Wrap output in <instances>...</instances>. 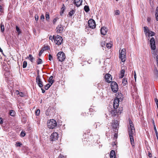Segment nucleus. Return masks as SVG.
<instances>
[{
    "label": "nucleus",
    "mask_w": 158,
    "mask_h": 158,
    "mask_svg": "<svg viewBox=\"0 0 158 158\" xmlns=\"http://www.w3.org/2000/svg\"><path fill=\"white\" fill-rule=\"evenodd\" d=\"M42 60L40 58L38 59V60L37 61V64H41L42 63Z\"/></svg>",
    "instance_id": "37"
},
{
    "label": "nucleus",
    "mask_w": 158,
    "mask_h": 158,
    "mask_svg": "<svg viewBox=\"0 0 158 158\" xmlns=\"http://www.w3.org/2000/svg\"><path fill=\"white\" fill-rule=\"evenodd\" d=\"M148 32L147 35L148 37H149L150 36H152L155 35V33L153 31H149Z\"/></svg>",
    "instance_id": "22"
},
{
    "label": "nucleus",
    "mask_w": 158,
    "mask_h": 158,
    "mask_svg": "<svg viewBox=\"0 0 158 158\" xmlns=\"http://www.w3.org/2000/svg\"><path fill=\"white\" fill-rule=\"evenodd\" d=\"M148 156L150 158H151V157H152V155L151 154V153L150 152H149L148 153Z\"/></svg>",
    "instance_id": "48"
},
{
    "label": "nucleus",
    "mask_w": 158,
    "mask_h": 158,
    "mask_svg": "<svg viewBox=\"0 0 158 158\" xmlns=\"http://www.w3.org/2000/svg\"><path fill=\"white\" fill-rule=\"evenodd\" d=\"M42 54V53H41L40 52L39 53V56H41Z\"/></svg>",
    "instance_id": "60"
},
{
    "label": "nucleus",
    "mask_w": 158,
    "mask_h": 158,
    "mask_svg": "<svg viewBox=\"0 0 158 158\" xmlns=\"http://www.w3.org/2000/svg\"><path fill=\"white\" fill-rule=\"evenodd\" d=\"M88 25L90 28L92 29L95 28L96 27L95 22L92 19H90L88 21Z\"/></svg>",
    "instance_id": "9"
},
{
    "label": "nucleus",
    "mask_w": 158,
    "mask_h": 158,
    "mask_svg": "<svg viewBox=\"0 0 158 158\" xmlns=\"http://www.w3.org/2000/svg\"><path fill=\"white\" fill-rule=\"evenodd\" d=\"M40 110L39 109H37L35 111V114L36 115L38 116L40 114Z\"/></svg>",
    "instance_id": "38"
},
{
    "label": "nucleus",
    "mask_w": 158,
    "mask_h": 158,
    "mask_svg": "<svg viewBox=\"0 0 158 158\" xmlns=\"http://www.w3.org/2000/svg\"><path fill=\"white\" fill-rule=\"evenodd\" d=\"M45 17H46V20L47 21H49V19H50V17H49V14L47 12H46Z\"/></svg>",
    "instance_id": "29"
},
{
    "label": "nucleus",
    "mask_w": 158,
    "mask_h": 158,
    "mask_svg": "<svg viewBox=\"0 0 158 158\" xmlns=\"http://www.w3.org/2000/svg\"><path fill=\"white\" fill-rule=\"evenodd\" d=\"M15 112L14 110H10V116H14L15 115Z\"/></svg>",
    "instance_id": "26"
},
{
    "label": "nucleus",
    "mask_w": 158,
    "mask_h": 158,
    "mask_svg": "<svg viewBox=\"0 0 158 158\" xmlns=\"http://www.w3.org/2000/svg\"><path fill=\"white\" fill-rule=\"evenodd\" d=\"M152 123L153 125V126H154V125H155V123H154V120H152Z\"/></svg>",
    "instance_id": "59"
},
{
    "label": "nucleus",
    "mask_w": 158,
    "mask_h": 158,
    "mask_svg": "<svg viewBox=\"0 0 158 158\" xmlns=\"http://www.w3.org/2000/svg\"><path fill=\"white\" fill-rule=\"evenodd\" d=\"M0 27L1 31L2 32H3L4 31V25L2 24V23H1Z\"/></svg>",
    "instance_id": "30"
},
{
    "label": "nucleus",
    "mask_w": 158,
    "mask_h": 158,
    "mask_svg": "<svg viewBox=\"0 0 158 158\" xmlns=\"http://www.w3.org/2000/svg\"><path fill=\"white\" fill-rule=\"evenodd\" d=\"M154 158H157L156 157H154Z\"/></svg>",
    "instance_id": "64"
},
{
    "label": "nucleus",
    "mask_w": 158,
    "mask_h": 158,
    "mask_svg": "<svg viewBox=\"0 0 158 158\" xmlns=\"http://www.w3.org/2000/svg\"><path fill=\"white\" fill-rule=\"evenodd\" d=\"M126 49L125 48H123L121 52L119 51V58L121 59L122 62H124L126 60Z\"/></svg>",
    "instance_id": "4"
},
{
    "label": "nucleus",
    "mask_w": 158,
    "mask_h": 158,
    "mask_svg": "<svg viewBox=\"0 0 158 158\" xmlns=\"http://www.w3.org/2000/svg\"><path fill=\"white\" fill-rule=\"evenodd\" d=\"M147 20H148V22H149L150 20V18H148Z\"/></svg>",
    "instance_id": "58"
},
{
    "label": "nucleus",
    "mask_w": 158,
    "mask_h": 158,
    "mask_svg": "<svg viewBox=\"0 0 158 158\" xmlns=\"http://www.w3.org/2000/svg\"><path fill=\"white\" fill-rule=\"evenodd\" d=\"M21 145H22V144L20 143H17L15 145L17 147H20Z\"/></svg>",
    "instance_id": "41"
},
{
    "label": "nucleus",
    "mask_w": 158,
    "mask_h": 158,
    "mask_svg": "<svg viewBox=\"0 0 158 158\" xmlns=\"http://www.w3.org/2000/svg\"><path fill=\"white\" fill-rule=\"evenodd\" d=\"M111 88L112 91L115 93L118 90V85L117 83L115 81H112L111 83Z\"/></svg>",
    "instance_id": "6"
},
{
    "label": "nucleus",
    "mask_w": 158,
    "mask_h": 158,
    "mask_svg": "<svg viewBox=\"0 0 158 158\" xmlns=\"http://www.w3.org/2000/svg\"><path fill=\"white\" fill-rule=\"evenodd\" d=\"M156 61H157V64H158V55L156 56Z\"/></svg>",
    "instance_id": "55"
},
{
    "label": "nucleus",
    "mask_w": 158,
    "mask_h": 158,
    "mask_svg": "<svg viewBox=\"0 0 158 158\" xmlns=\"http://www.w3.org/2000/svg\"><path fill=\"white\" fill-rule=\"evenodd\" d=\"M20 135L22 137H24L25 135V134L24 132H23L22 131L21 132Z\"/></svg>",
    "instance_id": "46"
},
{
    "label": "nucleus",
    "mask_w": 158,
    "mask_h": 158,
    "mask_svg": "<svg viewBox=\"0 0 158 158\" xmlns=\"http://www.w3.org/2000/svg\"><path fill=\"white\" fill-rule=\"evenodd\" d=\"M111 76V75L109 73L106 74L105 76L106 81L108 83L111 82L112 81V77Z\"/></svg>",
    "instance_id": "11"
},
{
    "label": "nucleus",
    "mask_w": 158,
    "mask_h": 158,
    "mask_svg": "<svg viewBox=\"0 0 158 158\" xmlns=\"http://www.w3.org/2000/svg\"><path fill=\"white\" fill-rule=\"evenodd\" d=\"M55 37L54 35L53 36L52 35H50L49 37V39L52 41V40L54 39L55 40Z\"/></svg>",
    "instance_id": "43"
},
{
    "label": "nucleus",
    "mask_w": 158,
    "mask_h": 158,
    "mask_svg": "<svg viewBox=\"0 0 158 158\" xmlns=\"http://www.w3.org/2000/svg\"><path fill=\"white\" fill-rule=\"evenodd\" d=\"M36 81L39 86L40 88H42L43 86V82L41 80L38 71L36 77Z\"/></svg>",
    "instance_id": "7"
},
{
    "label": "nucleus",
    "mask_w": 158,
    "mask_h": 158,
    "mask_svg": "<svg viewBox=\"0 0 158 158\" xmlns=\"http://www.w3.org/2000/svg\"><path fill=\"white\" fill-rule=\"evenodd\" d=\"M143 30L145 34H147L148 32L149 31L148 29V27H143Z\"/></svg>",
    "instance_id": "31"
},
{
    "label": "nucleus",
    "mask_w": 158,
    "mask_h": 158,
    "mask_svg": "<svg viewBox=\"0 0 158 158\" xmlns=\"http://www.w3.org/2000/svg\"><path fill=\"white\" fill-rule=\"evenodd\" d=\"M119 100L118 99H115L114 100L113 103L114 108L117 109L119 106Z\"/></svg>",
    "instance_id": "13"
},
{
    "label": "nucleus",
    "mask_w": 158,
    "mask_h": 158,
    "mask_svg": "<svg viewBox=\"0 0 158 158\" xmlns=\"http://www.w3.org/2000/svg\"><path fill=\"white\" fill-rule=\"evenodd\" d=\"M110 112L111 114L112 115V116L115 115L117 113H119V111H118L117 110V109H114L111 110L110 111ZM121 113V111H120L119 113Z\"/></svg>",
    "instance_id": "15"
},
{
    "label": "nucleus",
    "mask_w": 158,
    "mask_h": 158,
    "mask_svg": "<svg viewBox=\"0 0 158 158\" xmlns=\"http://www.w3.org/2000/svg\"><path fill=\"white\" fill-rule=\"evenodd\" d=\"M117 133H115L114 135V137L116 139L117 138Z\"/></svg>",
    "instance_id": "51"
},
{
    "label": "nucleus",
    "mask_w": 158,
    "mask_h": 158,
    "mask_svg": "<svg viewBox=\"0 0 158 158\" xmlns=\"http://www.w3.org/2000/svg\"><path fill=\"white\" fill-rule=\"evenodd\" d=\"M155 16L156 20L158 21V6L157 7L156 9Z\"/></svg>",
    "instance_id": "24"
},
{
    "label": "nucleus",
    "mask_w": 158,
    "mask_h": 158,
    "mask_svg": "<svg viewBox=\"0 0 158 158\" xmlns=\"http://www.w3.org/2000/svg\"><path fill=\"white\" fill-rule=\"evenodd\" d=\"M59 158H65V157L63 155L60 154Z\"/></svg>",
    "instance_id": "47"
},
{
    "label": "nucleus",
    "mask_w": 158,
    "mask_h": 158,
    "mask_svg": "<svg viewBox=\"0 0 158 158\" xmlns=\"http://www.w3.org/2000/svg\"><path fill=\"white\" fill-rule=\"evenodd\" d=\"M91 110V108H90V109H89V110Z\"/></svg>",
    "instance_id": "62"
},
{
    "label": "nucleus",
    "mask_w": 158,
    "mask_h": 158,
    "mask_svg": "<svg viewBox=\"0 0 158 158\" xmlns=\"http://www.w3.org/2000/svg\"><path fill=\"white\" fill-rule=\"evenodd\" d=\"M120 95H121V96H122V94H121V93H120Z\"/></svg>",
    "instance_id": "61"
},
{
    "label": "nucleus",
    "mask_w": 158,
    "mask_h": 158,
    "mask_svg": "<svg viewBox=\"0 0 158 158\" xmlns=\"http://www.w3.org/2000/svg\"><path fill=\"white\" fill-rule=\"evenodd\" d=\"M112 46V44L110 43H107L106 45V47L108 48H110Z\"/></svg>",
    "instance_id": "36"
},
{
    "label": "nucleus",
    "mask_w": 158,
    "mask_h": 158,
    "mask_svg": "<svg viewBox=\"0 0 158 158\" xmlns=\"http://www.w3.org/2000/svg\"><path fill=\"white\" fill-rule=\"evenodd\" d=\"M27 58L30 60L31 62H33L34 58L31 54H29Z\"/></svg>",
    "instance_id": "27"
},
{
    "label": "nucleus",
    "mask_w": 158,
    "mask_h": 158,
    "mask_svg": "<svg viewBox=\"0 0 158 158\" xmlns=\"http://www.w3.org/2000/svg\"><path fill=\"white\" fill-rule=\"evenodd\" d=\"M40 19L42 20V21L44 20V16L43 14H42L41 15L40 18Z\"/></svg>",
    "instance_id": "45"
},
{
    "label": "nucleus",
    "mask_w": 158,
    "mask_h": 158,
    "mask_svg": "<svg viewBox=\"0 0 158 158\" xmlns=\"http://www.w3.org/2000/svg\"><path fill=\"white\" fill-rule=\"evenodd\" d=\"M15 94L17 95H18L19 96L23 97L24 96V94L21 92H19L18 90H17L15 91Z\"/></svg>",
    "instance_id": "19"
},
{
    "label": "nucleus",
    "mask_w": 158,
    "mask_h": 158,
    "mask_svg": "<svg viewBox=\"0 0 158 158\" xmlns=\"http://www.w3.org/2000/svg\"><path fill=\"white\" fill-rule=\"evenodd\" d=\"M48 127L50 129H53L57 125V123L56 120L52 119L49 120L47 123Z\"/></svg>",
    "instance_id": "2"
},
{
    "label": "nucleus",
    "mask_w": 158,
    "mask_h": 158,
    "mask_svg": "<svg viewBox=\"0 0 158 158\" xmlns=\"http://www.w3.org/2000/svg\"><path fill=\"white\" fill-rule=\"evenodd\" d=\"M84 9L86 12H88L89 10V8L88 6L85 5L84 6Z\"/></svg>",
    "instance_id": "25"
},
{
    "label": "nucleus",
    "mask_w": 158,
    "mask_h": 158,
    "mask_svg": "<svg viewBox=\"0 0 158 158\" xmlns=\"http://www.w3.org/2000/svg\"><path fill=\"white\" fill-rule=\"evenodd\" d=\"M48 59L50 61L53 60V57L51 54H49L48 55Z\"/></svg>",
    "instance_id": "42"
},
{
    "label": "nucleus",
    "mask_w": 158,
    "mask_h": 158,
    "mask_svg": "<svg viewBox=\"0 0 158 158\" xmlns=\"http://www.w3.org/2000/svg\"><path fill=\"white\" fill-rule=\"evenodd\" d=\"M41 89L42 90V93H45V91L44 89L43 88H41Z\"/></svg>",
    "instance_id": "54"
},
{
    "label": "nucleus",
    "mask_w": 158,
    "mask_h": 158,
    "mask_svg": "<svg viewBox=\"0 0 158 158\" xmlns=\"http://www.w3.org/2000/svg\"><path fill=\"white\" fill-rule=\"evenodd\" d=\"M129 126L128 127V134L131 143V144L132 145L134 143L133 136L135 134V129L133 123L130 119H129Z\"/></svg>",
    "instance_id": "1"
},
{
    "label": "nucleus",
    "mask_w": 158,
    "mask_h": 158,
    "mask_svg": "<svg viewBox=\"0 0 158 158\" xmlns=\"http://www.w3.org/2000/svg\"><path fill=\"white\" fill-rule=\"evenodd\" d=\"M53 79V76H51L48 79V82L49 83L51 84V85H52L54 82V80Z\"/></svg>",
    "instance_id": "20"
},
{
    "label": "nucleus",
    "mask_w": 158,
    "mask_h": 158,
    "mask_svg": "<svg viewBox=\"0 0 158 158\" xmlns=\"http://www.w3.org/2000/svg\"><path fill=\"white\" fill-rule=\"evenodd\" d=\"M122 83L124 86L128 84L127 79L124 78L123 79Z\"/></svg>",
    "instance_id": "21"
},
{
    "label": "nucleus",
    "mask_w": 158,
    "mask_h": 158,
    "mask_svg": "<svg viewBox=\"0 0 158 158\" xmlns=\"http://www.w3.org/2000/svg\"><path fill=\"white\" fill-rule=\"evenodd\" d=\"M49 47L48 46H44V47L42 48V49H43L44 51L45 50H48L49 49Z\"/></svg>",
    "instance_id": "39"
},
{
    "label": "nucleus",
    "mask_w": 158,
    "mask_h": 158,
    "mask_svg": "<svg viewBox=\"0 0 158 158\" xmlns=\"http://www.w3.org/2000/svg\"><path fill=\"white\" fill-rule=\"evenodd\" d=\"M58 134L56 132H53L51 136V139L52 141L57 140L58 138Z\"/></svg>",
    "instance_id": "10"
},
{
    "label": "nucleus",
    "mask_w": 158,
    "mask_h": 158,
    "mask_svg": "<svg viewBox=\"0 0 158 158\" xmlns=\"http://www.w3.org/2000/svg\"><path fill=\"white\" fill-rule=\"evenodd\" d=\"M154 130L155 131L156 135V137H157V138L158 139V133L157 131V129L156 128V127L155 125H154Z\"/></svg>",
    "instance_id": "34"
},
{
    "label": "nucleus",
    "mask_w": 158,
    "mask_h": 158,
    "mask_svg": "<svg viewBox=\"0 0 158 158\" xmlns=\"http://www.w3.org/2000/svg\"><path fill=\"white\" fill-rule=\"evenodd\" d=\"M62 38L60 36L57 35L55 36L54 41L58 45H60L62 42Z\"/></svg>",
    "instance_id": "8"
},
{
    "label": "nucleus",
    "mask_w": 158,
    "mask_h": 158,
    "mask_svg": "<svg viewBox=\"0 0 158 158\" xmlns=\"http://www.w3.org/2000/svg\"><path fill=\"white\" fill-rule=\"evenodd\" d=\"M112 127L114 129H115V130H117V128L118 127V124L117 121L114 122L112 124Z\"/></svg>",
    "instance_id": "17"
},
{
    "label": "nucleus",
    "mask_w": 158,
    "mask_h": 158,
    "mask_svg": "<svg viewBox=\"0 0 158 158\" xmlns=\"http://www.w3.org/2000/svg\"><path fill=\"white\" fill-rule=\"evenodd\" d=\"M107 32V28L106 27H103L101 29V34L103 35H105Z\"/></svg>",
    "instance_id": "16"
},
{
    "label": "nucleus",
    "mask_w": 158,
    "mask_h": 158,
    "mask_svg": "<svg viewBox=\"0 0 158 158\" xmlns=\"http://www.w3.org/2000/svg\"><path fill=\"white\" fill-rule=\"evenodd\" d=\"M56 21V18L54 19L53 21V23H55Z\"/></svg>",
    "instance_id": "52"
},
{
    "label": "nucleus",
    "mask_w": 158,
    "mask_h": 158,
    "mask_svg": "<svg viewBox=\"0 0 158 158\" xmlns=\"http://www.w3.org/2000/svg\"><path fill=\"white\" fill-rule=\"evenodd\" d=\"M16 31L18 32V35H20L21 33V31L20 29L17 26H16Z\"/></svg>",
    "instance_id": "28"
},
{
    "label": "nucleus",
    "mask_w": 158,
    "mask_h": 158,
    "mask_svg": "<svg viewBox=\"0 0 158 158\" xmlns=\"http://www.w3.org/2000/svg\"><path fill=\"white\" fill-rule=\"evenodd\" d=\"M2 6L0 5V11L2 12Z\"/></svg>",
    "instance_id": "57"
},
{
    "label": "nucleus",
    "mask_w": 158,
    "mask_h": 158,
    "mask_svg": "<svg viewBox=\"0 0 158 158\" xmlns=\"http://www.w3.org/2000/svg\"><path fill=\"white\" fill-rule=\"evenodd\" d=\"M155 101L156 104L158 103V100L157 99H156V98L155 99Z\"/></svg>",
    "instance_id": "53"
},
{
    "label": "nucleus",
    "mask_w": 158,
    "mask_h": 158,
    "mask_svg": "<svg viewBox=\"0 0 158 158\" xmlns=\"http://www.w3.org/2000/svg\"><path fill=\"white\" fill-rule=\"evenodd\" d=\"M75 10H72L69 13V17L72 16V15L75 13Z\"/></svg>",
    "instance_id": "23"
},
{
    "label": "nucleus",
    "mask_w": 158,
    "mask_h": 158,
    "mask_svg": "<svg viewBox=\"0 0 158 158\" xmlns=\"http://www.w3.org/2000/svg\"><path fill=\"white\" fill-rule=\"evenodd\" d=\"M120 14V11L117 10L114 11V15H119Z\"/></svg>",
    "instance_id": "40"
},
{
    "label": "nucleus",
    "mask_w": 158,
    "mask_h": 158,
    "mask_svg": "<svg viewBox=\"0 0 158 158\" xmlns=\"http://www.w3.org/2000/svg\"><path fill=\"white\" fill-rule=\"evenodd\" d=\"M35 21H37L39 19V16L37 15H35Z\"/></svg>",
    "instance_id": "44"
},
{
    "label": "nucleus",
    "mask_w": 158,
    "mask_h": 158,
    "mask_svg": "<svg viewBox=\"0 0 158 158\" xmlns=\"http://www.w3.org/2000/svg\"><path fill=\"white\" fill-rule=\"evenodd\" d=\"M51 84L50 85L49 84H47L45 86V89L46 90H48L51 86Z\"/></svg>",
    "instance_id": "35"
},
{
    "label": "nucleus",
    "mask_w": 158,
    "mask_h": 158,
    "mask_svg": "<svg viewBox=\"0 0 158 158\" xmlns=\"http://www.w3.org/2000/svg\"><path fill=\"white\" fill-rule=\"evenodd\" d=\"M154 56H155V54H154V56H153V57H155Z\"/></svg>",
    "instance_id": "63"
},
{
    "label": "nucleus",
    "mask_w": 158,
    "mask_h": 158,
    "mask_svg": "<svg viewBox=\"0 0 158 158\" xmlns=\"http://www.w3.org/2000/svg\"><path fill=\"white\" fill-rule=\"evenodd\" d=\"M82 2V0H74L73 1V4L77 7H79L81 5Z\"/></svg>",
    "instance_id": "14"
},
{
    "label": "nucleus",
    "mask_w": 158,
    "mask_h": 158,
    "mask_svg": "<svg viewBox=\"0 0 158 158\" xmlns=\"http://www.w3.org/2000/svg\"><path fill=\"white\" fill-rule=\"evenodd\" d=\"M3 123L2 118L0 117V123L2 124Z\"/></svg>",
    "instance_id": "49"
},
{
    "label": "nucleus",
    "mask_w": 158,
    "mask_h": 158,
    "mask_svg": "<svg viewBox=\"0 0 158 158\" xmlns=\"http://www.w3.org/2000/svg\"><path fill=\"white\" fill-rule=\"evenodd\" d=\"M134 77L135 79V80H136V74L135 72V73L134 74Z\"/></svg>",
    "instance_id": "50"
},
{
    "label": "nucleus",
    "mask_w": 158,
    "mask_h": 158,
    "mask_svg": "<svg viewBox=\"0 0 158 158\" xmlns=\"http://www.w3.org/2000/svg\"><path fill=\"white\" fill-rule=\"evenodd\" d=\"M124 70H122L121 71V75L120 76V78H122L124 76Z\"/></svg>",
    "instance_id": "33"
},
{
    "label": "nucleus",
    "mask_w": 158,
    "mask_h": 158,
    "mask_svg": "<svg viewBox=\"0 0 158 158\" xmlns=\"http://www.w3.org/2000/svg\"><path fill=\"white\" fill-rule=\"evenodd\" d=\"M150 46L151 49L152 50H153L152 52V54L154 53V51L156 49L155 42L154 39L153 37H152L150 39Z\"/></svg>",
    "instance_id": "5"
},
{
    "label": "nucleus",
    "mask_w": 158,
    "mask_h": 158,
    "mask_svg": "<svg viewBox=\"0 0 158 158\" xmlns=\"http://www.w3.org/2000/svg\"><path fill=\"white\" fill-rule=\"evenodd\" d=\"M27 65V62L26 61H24L23 63V68H25L26 67Z\"/></svg>",
    "instance_id": "32"
},
{
    "label": "nucleus",
    "mask_w": 158,
    "mask_h": 158,
    "mask_svg": "<svg viewBox=\"0 0 158 158\" xmlns=\"http://www.w3.org/2000/svg\"><path fill=\"white\" fill-rule=\"evenodd\" d=\"M44 51L43 50V49H42L40 51V52L41 53H43V52H44Z\"/></svg>",
    "instance_id": "56"
},
{
    "label": "nucleus",
    "mask_w": 158,
    "mask_h": 158,
    "mask_svg": "<svg viewBox=\"0 0 158 158\" xmlns=\"http://www.w3.org/2000/svg\"><path fill=\"white\" fill-rule=\"evenodd\" d=\"M57 56L58 60L60 62L64 61L66 57L65 54L63 52H58L57 55Z\"/></svg>",
    "instance_id": "3"
},
{
    "label": "nucleus",
    "mask_w": 158,
    "mask_h": 158,
    "mask_svg": "<svg viewBox=\"0 0 158 158\" xmlns=\"http://www.w3.org/2000/svg\"><path fill=\"white\" fill-rule=\"evenodd\" d=\"M110 158H115V153L114 150H112L110 151Z\"/></svg>",
    "instance_id": "18"
},
{
    "label": "nucleus",
    "mask_w": 158,
    "mask_h": 158,
    "mask_svg": "<svg viewBox=\"0 0 158 158\" xmlns=\"http://www.w3.org/2000/svg\"><path fill=\"white\" fill-rule=\"evenodd\" d=\"M63 26L61 25H58L56 28V31L57 33H61L63 31Z\"/></svg>",
    "instance_id": "12"
}]
</instances>
